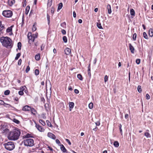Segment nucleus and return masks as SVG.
Wrapping results in <instances>:
<instances>
[{
  "label": "nucleus",
  "instance_id": "obj_58",
  "mask_svg": "<svg viewBox=\"0 0 153 153\" xmlns=\"http://www.w3.org/2000/svg\"><path fill=\"white\" fill-rule=\"evenodd\" d=\"M33 36H34V37H35V38H36L37 37V35H38V33H37L36 34H33L32 35Z\"/></svg>",
  "mask_w": 153,
  "mask_h": 153
},
{
  "label": "nucleus",
  "instance_id": "obj_35",
  "mask_svg": "<svg viewBox=\"0 0 153 153\" xmlns=\"http://www.w3.org/2000/svg\"><path fill=\"white\" fill-rule=\"evenodd\" d=\"M62 39L64 42L66 43L67 42V39L66 36H63L62 38Z\"/></svg>",
  "mask_w": 153,
  "mask_h": 153
},
{
  "label": "nucleus",
  "instance_id": "obj_56",
  "mask_svg": "<svg viewBox=\"0 0 153 153\" xmlns=\"http://www.w3.org/2000/svg\"><path fill=\"white\" fill-rule=\"evenodd\" d=\"M73 17L74 18L76 17V13L75 11H74L73 12Z\"/></svg>",
  "mask_w": 153,
  "mask_h": 153
},
{
  "label": "nucleus",
  "instance_id": "obj_50",
  "mask_svg": "<svg viewBox=\"0 0 153 153\" xmlns=\"http://www.w3.org/2000/svg\"><path fill=\"white\" fill-rule=\"evenodd\" d=\"M108 80V77L107 76L105 75V76L104 81L106 82Z\"/></svg>",
  "mask_w": 153,
  "mask_h": 153
},
{
  "label": "nucleus",
  "instance_id": "obj_24",
  "mask_svg": "<svg viewBox=\"0 0 153 153\" xmlns=\"http://www.w3.org/2000/svg\"><path fill=\"white\" fill-rule=\"evenodd\" d=\"M130 14L132 16H135V12L133 9H130Z\"/></svg>",
  "mask_w": 153,
  "mask_h": 153
},
{
  "label": "nucleus",
  "instance_id": "obj_25",
  "mask_svg": "<svg viewBox=\"0 0 153 153\" xmlns=\"http://www.w3.org/2000/svg\"><path fill=\"white\" fill-rule=\"evenodd\" d=\"M17 47L19 50H20L21 49L22 43L20 42H19L17 44Z\"/></svg>",
  "mask_w": 153,
  "mask_h": 153
},
{
  "label": "nucleus",
  "instance_id": "obj_15",
  "mask_svg": "<svg viewBox=\"0 0 153 153\" xmlns=\"http://www.w3.org/2000/svg\"><path fill=\"white\" fill-rule=\"evenodd\" d=\"M15 2V1L14 0H8V4L10 6L13 5Z\"/></svg>",
  "mask_w": 153,
  "mask_h": 153
},
{
  "label": "nucleus",
  "instance_id": "obj_52",
  "mask_svg": "<svg viewBox=\"0 0 153 153\" xmlns=\"http://www.w3.org/2000/svg\"><path fill=\"white\" fill-rule=\"evenodd\" d=\"M4 28V26L2 25L0 26V31H1Z\"/></svg>",
  "mask_w": 153,
  "mask_h": 153
},
{
  "label": "nucleus",
  "instance_id": "obj_14",
  "mask_svg": "<svg viewBox=\"0 0 153 153\" xmlns=\"http://www.w3.org/2000/svg\"><path fill=\"white\" fill-rule=\"evenodd\" d=\"M74 103L73 102H70L69 103V111H71L72 109L73 108L74 106Z\"/></svg>",
  "mask_w": 153,
  "mask_h": 153
},
{
  "label": "nucleus",
  "instance_id": "obj_38",
  "mask_svg": "<svg viewBox=\"0 0 153 153\" xmlns=\"http://www.w3.org/2000/svg\"><path fill=\"white\" fill-rule=\"evenodd\" d=\"M46 122L47 125L48 126H49V127H51L52 126V125L51 124V123L49 120H47L46 121Z\"/></svg>",
  "mask_w": 153,
  "mask_h": 153
},
{
  "label": "nucleus",
  "instance_id": "obj_28",
  "mask_svg": "<svg viewBox=\"0 0 153 153\" xmlns=\"http://www.w3.org/2000/svg\"><path fill=\"white\" fill-rule=\"evenodd\" d=\"M32 137L31 136V135L29 134H27L24 135V138H25L29 137Z\"/></svg>",
  "mask_w": 153,
  "mask_h": 153
},
{
  "label": "nucleus",
  "instance_id": "obj_34",
  "mask_svg": "<svg viewBox=\"0 0 153 153\" xmlns=\"http://www.w3.org/2000/svg\"><path fill=\"white\" fill-rule=\"evenodd\" d=\"M10 90H8L5 91L4 92V94L6 95H9L10 94Z\"/></svg>",
  "mask_w": 153,
  "mask_h": 153
},
{
  "label": "nucleus",
  "instance_id": "obj_5",
  "mask_svg": "<svg viewBox=\"0 0 153 153\" xmlns=\"http://www.w3.org/2000/svg\"><path fill=\"white\" fill-rule=\"evenodd\" d=\"M2 15L5 17L9 18L12 16L13 15V12L10 10H4L3 11Z\"/></svg>",
  "mask_w": 153,
  "mask_h": 153
},
{
  "label": "nucleus",
  "instance_id": "obj_2",
  "mask_svg": "<svg viewBox=\"0 0 153 153\" xmlns=\"http://www.w3.org/2000/svg\"><path fill=\"white\" fill-rule=\"evenodd\" d=\"M0 41L3 46L7 48H9L11 46L12 41L9 37H2L0 39Z\"/></svg>",
  "mask_w": 153,
  "mask_h": 153
},
{
  "label": "nucleus",
  "instance_id": "obj_26",
  "mask_svg": "<svg viewBox=\"0 0 153 153\" xmlns=\"http://www.w3.org/2000/svg\"><path fill=\"white\" fill-rule=\"evenodd\" d=\"M77 77L80 80H82L83 79L82 77L81 74H78L77 75Z\"/></svg>",
  "mask_w": 153,
  "mask_h": 153
},
{
  "label": "nucleus",
  "instance_id": "obj_44",
  "mask_svg": "<svg viewBox=\"0 0 153 153\" xmlns=\"http://www.w3.org/2000/svg\"><path fill=\"white\" fill-rule=\"evenodd\" d=\"M32 30L33 31H34L36 30V26H35V24L33 25V27L32 29Z\"/></svg>",
  "mask_w": 153,
  "mask_h": 153
},
{
  "label": "nucleus",
  "instance_id": "obj_40",
  "mask_svg": "<svg viewBox=\"0 0 153 153\" xmlns=\"http://www.w3.org/2000/svg\"><path fill=\"white\" fill-rule=\"evenodd\" d=\"M47 20L48 21V25H49V24H50V18L49 15L48 14H47Z\"/></svg>",
  "mask_w": 153,
  "mask_h": 153
},
{
  "label": "nucleus",
  "instance_id": "obj_19",
  "mask_svg": "<svg viewBox=\"0 0 153 153\" xmlns=\"http://www.w3.org/2000/svg\"><path fill=\"white\" fill-rule=\"evenodd\" d=\"M35 58L36 60L39 61L40 59V55L39 54H36L35 56Z\"/></svg>",
  "mask_w": 153,
  "mask_h": 153
},
{
  "label": "nucleus",
  "instance_id": "obj_8",
  "mask_svg": "<svg viewBox=\"0 0 153 153\" xmlns=\"http://www.w3.org/2000/svg\"><path fill=\"white\" fill-rule=\"evenodd\" d=\"M36 127L40 131L43 132L45 130V129L44 128L38 124H36Z\"/></svg>",
  "mask_w": 153,
  "mask_h": 153
},
{
  "label": "nucleus",
  "instance_id": "obj_12",
  "mask_svg": "<svg viewBox=\"0 0 153 153\" xmlns=\"http://www.w3.org/2000/svg\"><path fill=\"white\" fill-rule=\"evenodd\" d=\"M129 47L131 53H134V51L135 50L134 47L132 45L131 43H129Z\"/></svg>",
  "mask_w": 153,
  "mask_h": 153
},
{
  "label": "nucleus",
  "instance_id": "obj_23",
  "mask_svg": "<svg viewBox=\"0 0 153 153\" xmlns=\"http://www.w3.org/2000/svg\"><path fill=\"white\" fill-rule=\"evenodd\" d=\"M114 145L116 147H117L119 146V143L117 141H115L114 143Z\"/></svg>",
  "mask_w": 153,
  "mask_h": 153
},
{
  "label": "nucleus",
  "instance_id": "obj_62",
  "mask_svg": "<svg viewBox=\"0 0 153 153\" xmlns=\"http://www.w3.org/2000/svg\"><path fill=\"white\" fill-rule=\"evenodd\" d=\"M78 22L80 23V24H81L82 23V19H79L78 20Z\"/></svg>",
  "mask_w": 153,
  "mask_h": 153
},
{
  "label": "nucleus",
  "instance_id": "obj_33",
  "mask_svg": "<svg viewBox=\"0 0 153 153\" xmlns=\"http://www.w3.org/2000/svg\"><path fill=\"white\" fill-rule=\"evenodd\" d=\"M143 35L145 39H148V36H147L146 33L145 32H144L143 33Z\"/></svg>",
  "mask_w": 153,
  "mask_h": 153
},
{
  "label": "nucleus",
  "instance_id": "obj_29",
  "mask_svg": "<svg viewBox=\"0 0 153 153\" xmlns=\"http://www.w3.org/2000/svg\"><path fill=\"white\" fill-rule=\"evenodd\" d=\"M21 54L20 53H18L16 55L15 58V60H17L20 56Z\"/></svg>",
  "mask_w": 153,
  "mask_h": 153
},
{
  "label": "nucleus",
  "instance_id": "obj_22",
  "mask_svg": "<svg viewBox=\"0 0 153 153\" xmlns=\"http://www.w3.org/2000/svg\"><path fill=\"white\" fill-rule=\"evenodd\" d=\"M63 7V4L62 3H60L59 4V5L58 7L57 10H60Z\"/></svg>",
  "mask_w": 153,
  "mask_h": 153
},
{
  "label": "nucleus",
  "instance_id": "obj_51",
  "mask_svg": "<svg viewBox=\"0 0 153 153\" xmlns=\"http://www.w3.org/2000/svg\"><path fill=\"white\" fill-rule=\"evenodd\" d=\"M22 60L21 59H20L18 62V65H20L21 64Z\"/></svg>",
  "mask_w": 153,
  "mask_h": 153
},
{
  "label": "nucleus",
  "instance_id": "obj_4",
  "mask_svg": "<svg viewBox=\"0 0 153 153\" xmlns=\"http://www.w3.org/2000/svg\"><path fill=\"white\" fill-rule=\"evenodd\" d=\"M34 140L30 138L25 139L23 141L25 146L29 147L33 146L34 145Z\"/></svg>",
  "mask_w": 153,
  "mask_h": 153
},
{
  "label": "nucleus",
  "instance_id": "obj_10",
  "mask_svg": "<svg viewBox=\"0 0 153 153\" xmlns=\"http://www.w3.org/2000/svg\"><path fill=\"white\" fill-rule=\"evenodd\" d=\"M48 136L53 140H55L56 139L55 136L52 133L50 132L48 133Z\"/></svg>",
  "mask_w": 153,
  "mask_h": 153
},
{
  "label": "nucleus",
  "instance_id": "obj_20",
  "mask_svg": "<svg viewBox=\"0 0 153 153\" xmlns=\"http://www.w3.org/2000/svg\"><path fill=\"white\" fill-rule=\"evenodd\" d=\"M12 27L13 26H12L10 27H8L6 30V32L7 33H9L10 32H12Z\"/></svg>",
  "mask_w": 153,
  "mask_h": 153
},
{
  "label": "nucleus",
  "instance_id": "obj_42",
  "mask_svg": "<svg viewBox=\"0 0 153 153\" xmlns=\"http://www.w3.org/2000/svg\"><path fill=\"white\" fill-rule=\"evenodd\" d=\"M61 27H65L66 26V23L65 22H64L62 23L61 24Z\"/></svg>",
  "mask_w": 153,
  "mask_h": 153
},
{
  "label": "nucleus",
  "instance_id": "obj_43",
  "mask_svg": "<svg viewBox=\"0 0 153 153\" xmlns=\"http://www.w3.org/2000/svg\"><path fill=\"white\" fill-rule=\"evenodd\" d=\"M137 34L136 33H134L133 36V39L134 41L136 40Z\"/></svg>",
  "mask_w": 153,
  "mask_h": 153
},
{
  "label": "nucleus",
  "instance_id": "obj_6",
  "mask_svg": "<svg viewBox=\"0 0 153 153\" xmlns=\"http://www.w3.org/2000/svg\"><path fill=\"white\" fill-rule=\"evenodd\" d=\"M28 39L29 40V43L31 44L32 42L34 41L35 37L32 35L31 33H29L27 35Z\"/></svg>",
  "mask_w": 153,
  "mask_h": 153
},
{
  "label": "nucleus",
  "instance_id": "obj_47",
  "mask_svg": "<svg viewBox=\"0 0 153 153\" xmlns=\"http://www.w3.org/2000/svg\"><path fill=\"white\" fill-rule=\"evenodd\" d=\"M19 94L20 95H22L24 94L23 91H19Z\"/></svg>",
  "mask_w": 153,
  "mask_h": 153
},
{
  "label": "nucleus",
  "instance_id": "obj_55",
  "mask_svg": "<svg viewBox=\"0 0 153 153\" xmlns=\"http://www.w3.org/2000/svg\"><path fill=\"white\" fill-rule=\"evenodd\" d=\"M56 142L58 144H60V142L58 139H56Z\"/></svg>",
  "mask_w": 153,
  "mask_h": 153
},
{
  "label": "nucleus",
  "instance_id": "obj_18",
  "mask_svg": "<svg viewBox=\"0 0 153 153\" xmlns=\"http://www.w3.org/2000/svg\"><path fill=\"white\" fill-rule=\"evenodd\" d=\"M30 9V7L29 6H27L26 7L25 9V14L27 15L28 14Z\"/></svg>",
  "mask_w": 153,
  "mask_h": 153
},
{
  "label": "nucleus",
  "instance_id": "obj_27",
  "mask_svg": "<svg viewBox=\"0 0 153 153\" xmlns=\"http://www.w3.org/2000/svg\"><path fill=\"white\" fill-rule=\"evenodd\" d=\"M33 114H35V113L36 112V110L33 108H31V110L30 111Z\"/></svg>",
  "mask_w": 153,
  "mask_h": 153
},
{
  "label": "nucleus",
  "instance_id": "obj_1",
  "mask_svg": "<svg viewBox=\"0 0 153 153\" xmlns=\"http://www.w3.org/2000/svg\"><path fill=\"white\" fill-rule=\"evenodd\" d=\"M21 131L18 128L13 129L11 131L8 136V138L12 140H18L20 136Z\"/></svg>",
  "mask_w": 153,
  "mask_h": 153
},
{
  "label": "nucleus",
  "instance_id": "obj_30",
  "mask_svg": "<svg viewBox=\"0 0 153 153\" xmlns=\"http://www.w3.org/2000/svg\"><path fill=\"white\" fill-rule=\"evenodd\" d=\"M97 27L99 29H102V26H101V23L100 22H99V23H97Z\"/></svg>",
  "mask_w": 153,
  "mask_h": 153
},
{
  "label": "nucleus",
  "instance_id": "obj_11",
  "mask_svg": "<svg viewBox=\"0 0 153 153\" xmlns=\"http://www.w3.org/2000/svg\"><path fill=\"white\" fill-rule=\"evenodd\" d=\"M22 110L25 111H30L31 110V107L28 105H25L23 108Z\"/></svg>",
  "mask_w": 153,
  "mask_h": 153
},
{
  "label": "nucleus",
  "instance_id": "obj_46",
  "mask_svg": "<svg viewBox=\"0 0 153 153\" xmlns=\"http://www.w3.org/2000/svg\"><path fill=\"white\" fill-rule=\"evenodd\" d=\"M140 62V59H137L136 60V62L137 64H139Z\"/></svg>",
  "mask_w": 153,
  "mask_h": 153
},
{
  "label": "nucleus",
  "instance_id": "obj_57",
  "mask_svg": "<svg viewBox=\"0 0 153 153\" xmlns=\"http://www.w3.org/2000/svg\"><path fill=\"white\" fill-rule=\"evenodd\" d=\"M74 92L76 94H78L79 93V91L77 89H75L74 90Z\"/></svg>",
  "mask_w": 153,
  "mask_h": 153
},
{
  "label": "nucleus",
  "instance_id": "obj_45",
  "mask_svg": "<svg viewBox=\"0 0 153 153\" xmlns=\"http://www.w3.org/2000/svg\"><path fill=\"white\" fill-rule=\"evenodd\" d=\"M30 70V67L29 66H27L26 69L25 70V72L26 73H27Z\"/></svg>",
  "mask_w": 153,
  "mask_h": 153
},
{
  "label": "nucleus",
  "instance_id": "obj_60",
  "mask_svg": "<svg viewBox=\"0 0 153 153\" xmlns=\"http://www.w3.org/2000/svg\"><path fill=\"white\" fill-rule=\"evenodd\" d=\"M26 88L25 86H23L21 87V89L22 90V91H24V90L25 89V88Z\"/></svg>",
  "mask_w": 153,
  "mask_h": 153
},
{
  "label": "nucleus",
  "instance_id": "obj_7",
  "mask_svg": "<svg viewBox=\"0 0 153 153\" xmlns=\"http://www.w3.org/2000/svg\"><path fill=\"white\" fill-rule=\"evenodd\" d=\"M1 129L2 133L6 134L9 131V129L8 128V127L5 125H3L2 126Z\"/></svg>",
  "mask_w": 153,
  "mask_h": 153
},
{
  "label": "nucleus",
  "instance_id": "obj_17",
  "mask_svg": "<svg viewBox=\"0 0 153 153\" xmlns=\"http://www.w3.org/2000/svg\"><path fill=\"white\" fill-rule=\"evenodd\" d=\"M149 34L150 36L152 37L153 36V29L150 28L149 30Z\"/></svg>",
  "mask_w": 153,
  "mask_h": 153
},
{
  "label": "nucleus",
  "instance_id": "obj_61",
  "mask_svg": "<svg viewBox=\"0 0 153 153\" xmlns=\"http://www.w3.org/2000/svg\"><path fill=\"white\" fill-rule=\"evenodd\" d=\"M49 105L48 104H46L45 105V107L46 109L48 107V106Z\"/></svg>",
  "mask_w": 153,
  "mask_h": 153
},
{
  "label": "nucleus",
  "instance_id": "obj_37",
  "mask_svg": "<svg viewBox=\"0 0 153 153\" xmlns=\"http://www.w3.org/2000/svg\"><path fill=\"white\" fill-rule=\"evenodd\" d=\"M13 121L14 122L17 124H19L20 123L19 121L18 120L15 118L13 119Z\"/></svg>",
  "mask_w": 153,
  "mask_h": 153
},
{
  "label": "nucleus",
  "instance_id": "obj_59",
  "mask_svg": "<svg viewBox=\"0 0 153 153\" xmlns=\"http://www.w3.org/2000/svg\"><path fill=\"white\" fill-rule=\"evenodd\" d=\"M96 125L97 126H99L100 125V122L99 121H97L95 123Z\"/></svg>",
  "mask_w": 153,
  "mask_h": 153
},
{
  "label": "nucleus",
  "instance_id": "obj_32",
  "mask_svg": "<svg viewBox=\"0 0 153 153\" xmlns=\"http://www.w3.org/2000/svg\"><path fill=\"white\" fill-rule=\"evenodd\" d=\"M39 122L41 123L43 126H45V123L44 121L42 120H39Z\"/></svg>",
  "mask_w": 153,
  "mask_h": 153
},
{
  "label": "nucleus",
  "instance_id": "obj_36",
  "mask_svg": "<svg viewBox=\"0 0 153 153\" xmlns=\"http://www.w3.org/2000/svg\"><path fill=\"white\" fill-rule=\"evenodd\" d=\"M145 135L147 137H151V135L148 132H145Z\"/></svg>",
  "mask_w": 153,
  "mask_h": 153
},
{
  "label": "nucleus",
  "instance_id": "obj_49",
  "mask_svg": "<svg viewBox=\"0 0 153 153\" xmlns=\"http://www.w3.org/2000/svg\"><path fill=\"white\" fill-rule=\"evenodd\" d=\"M146 98L147 100L150 99V95L148 94H147L146 95Z\"/></svg>",
  "mask_w": 153,
  "mask_h": 153
},
{
  "label": "nucleus",
  "instance_id": "obj_31",
  "mask_svg": "<svg viewBox=\"0 0 153 153\" xmlns=\"http://www.w3.org/2000/svg\"><path fill=\"white\" fill-rule=\"evenodd\" d=\"M137 90H138V92L139 93H141V92L142 91V89H141V86L140 85H139L138 86V87H137Z\"/></svg>",
  "mask_w": 153,
  "mask_h": 153
},
{
  "label": "nucleus",
  "instance_id": "obj_54",
  "mask_svg": "<svg viewBox=\"0 0 153 153\" xmlns=\"http://www.w3.org/2000/svg\"><path fill=\"white\" fill-rule=\"evenodd\" d=\"M88 75L90 77L91 76V69L88 70Z\"/></svg>",
  "mask_w": 153,
  "mask_h": 153
},
{
  "label": "nucleus",
  "instance_id": "obj_16",
  "mask_svg": "<svg viewBox=\"0 0 153 153\" xmlns=\"http://www.w3.org/2000/svg\"><path fill=\"white\" fill-rule=\"evenodd\" d=\"M106 8L108 10V13L109 14H111V10L110 5L109 4H108Z\"/></svg>",
  "mask_w": 153,
  "mask_h": 153
},
{
  "label": "nucleus",
  "instance_id": "obj_63",
  "mask_svg": "<svg viewBox=\"0 0 153 153\" xmlns=\"http://www.w3.org/2000/svg\"><path fill=\"white\" fill-rule=\"evenodd\" d=\"M128 114H126L125 115V117L126 119H127L128 118Z\"/></svg>",
  "mask_w": 153,
  "mask_h": 153
},
{
  "label": "nucleus",
  "instance_id": "obj_3",
  "mask_svg": "<svg viewBox=\"0 0 153 153\" xmlns=\"http://www.w3.org/2000/svg\"><path fill=\"white\" fill-rule=\"evenodd\" d=\"M3 146L6 150L10 151L13 150L15 147L14 143L11 141L4 143Z\"/></svg>",
  "mask_w": 153,
  "mask_h": 153
},
{
  "label": "nucleus",
  "instance_id": "obj_21",
  "mask_svg": "<svg viewBox=\"0 0 153 153\" xmlns=\"http://www.w3.org/2000/svg\"><path fill=\"white\" fill-rule=\"evenodd\" d=\"M4 104L7 105L9 106H10L11 107V105L9 104L5 103L3 101L0 100V105H3Z\"/></svg>",
  "mask_w": 153,
  "mask_h": 153
},
{
  "label": "nucleus",
  "instance_id": "obj_48",
  "mask_svg": "<svg viewBox=\"0 0 153 153\" xmlns=\"http://www.w3.org/2000/svg\"><path fill=\"white\" fill-rule=\"evenodd\" d=\"M61 32L63 35H65L66 33V31L64 29H62L61 30Z\"/></svg>",
  "mask_w": 153,
  "mask_h": 153
},
{
  "label": "nucleus",
  "instance_id": "obj_64",
  "mask_svg": "<svg viewBox=\"0 0 153 153\" xmlns=\"http://www.w3.org/2000/svg\"><path fill=\"white\" fill-rule=\"evenodd\" d=\"M97 129V127H96L95 128H94L93 129V130L94 131H96Z\"/></svg>",
  "mask_w": 153,
  "mask_h": 153
},
{
  "label": "nucleus",
  "instance_id": "obj_53",
  "mask_svg": "<svg viewBox=\"0 0 153 153\" xmlns=\"http://www.w3.org/2000/svg\"><path fill=\"white\" fill-rule=\"evenodd\" d=\"M65 140L66 141V142L68 143V144L70 145H71V143L70 142V141L69 140L67 139H65Z\"/></svg>",
  "mask_w": 153,
  "mask_h": 153
},
{
  "label": "nucleus",
  "instance_id": "obj_39",
  "mask_svg": "<svg viewBox=\"0 0 153 153\" xmlns=\"http://www.w3.org/2000/svg\"><path fill=\"white\" fill-rule=\"evenodd\" d=\"M35 74L36 76L38 75L39 74V71L38 69H36L35 71Z\"/></svg>",
  "mask_w": 153,
  "mask_h": 153
},
{
  "label": "nucleus",
  "instance_id": "obj_13",
  "mask_svg": "<svg viewBox=\"0 0 153 153\" xmlns=\"http://www.w3.org/2000/svg\"><path fill=\"white\" fill-rule=\"evenodd\" d=\"M60 146L61 150L63 152L66 153L67 152V150L64 145L63 144H61L60 145Z\"/></svg>",
  "mask_w": 153,
  "mask_h": 153
},
{
  "label": "nucleus",
  "instance_id": "obj_9",
  "mask_svg": "<svg viewBox=\"0 0 153 153\" xmlns=\"http://www.w3.org/2000/svg\"><path fill=\"white\" fill-rule=\"evenodd\" d=\"M65 54L67 55H69L71 54V51L70 48H67L64 50Z\"/></svg>",
  "mask_w": 153,
  "mask_h": 153
},
{
  "label": "nucleus",
  "instance_id": "obj_41",
  "mask_svg": "<svg viewBox=\"0 0 153 153\" xmlns=\"http://www.w3.org/2000/svg\"><path fill=\"white\" fill-rule=\"evenodd\" d=\"M88 106H89V108H90V109H92V108H93V103H90L89 105H88Z\"/></svg>",
  "mask_w": 153,
  "mask_h": 153
}]
</instances>
